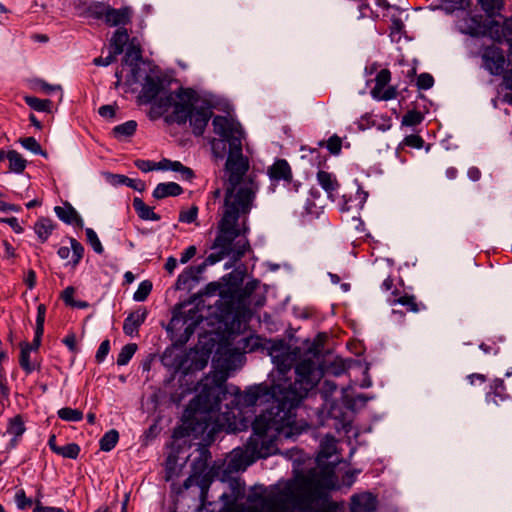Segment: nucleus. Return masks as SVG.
Returning <instances> with one entry per match:
<instances>
[{"mask_svg": "<svg viewBox=\"0 0 512 512\" xmlns=\"http://www.w3.org/2000/svg\"><path fill=\"white\" fill-rule=\"evenodd\" d=\"M231 401L226 404L228 411L223 413L227 421V431L239 432L248 428V420L242 416L245 408L257 403L271 402L269 408L255 417L252 422V435L247 440L243 455L245 466L261 458H267L278 450L279 438L290 439L298 436L301 430L296 425L294 409L301 403L294 383L267 384L249 386L245 391L231 385Z\"/></svg>", "mask_w": 512, "mask_h": 512, "instance_id": "1", "label": "nucleus"}, {"mask_svg": "<svg viewBox=\"0 0 512 512\" xmlns=\"http://www.w3.org/2000/svg\"><path fill=\"white\" fill-rule=\"evenodd\" d=\"M329 477L314 471L299 474L282 488L274 487L266 494L253 493L248 501L257 503L245 512H335L336 505L329 500ZM227 512V508H221Z\"/></svg>", "mask_w": 512, "mask_h": 512, "instance_id": "2", "label": "nucleus"}, {"mask_svg": "<svg viewBox=\"0 0 512 512\" xmlns=\"http://www.w3.org/2000/svg\"><path fill=\"white\" fill-rule=\"evenodd\" d=\"M164 89V79L147 75L144 79L139 99L143 104L154 105L163 112L173 108L166 122L184 125L189 122L195 136H202L213 116V104L205 96L191 87H179L173 92L159 96Z\"/></svg>", "mask_w": 512, "mask_h": 512, "instance_id": "3", "label": "nucleus"}, {"mask_svg": "<svg viewBox=\"0 0 512 512\" xmlns=\"http://www.w3.org/2000/svg\"><path fill=\"white\" fill-rule=\"evenodd\" d=\"M213 131L220 136V139L211 141V148L214 155L223 158L226 152V145H229L228 157L225 169L228 173L227 185L242 184L249 169L247 158L242 153V139L244 131L239 122L229 119L226 116L216 115L212 120Z\"/></svg>", "mask_w": 512, "mask_h": 512, "instance_id": "4", "label": "nucleus"}, {"mask_svg": "<svg viewBox=\"0 0 512 512\" xmlns=\"http://www.w3.org/2000/svg\"><path fill=\"white\" fill-rule=\"evenodd\" d=\"M351 360L346 361L336 357L331 362H323L319 365L313 359H303L295 366L296 378L294 386L297 395H301V401L314 389L324 375L339 377L350 368Z\"/></svg>", "mask_w": 512, "mask_h": 512, "instance_id": "5", "label": "nucleus"}, {"mask_svg": "<svg viewBox=\"0 0 512 512\" xmlns=\"http://www.w3.org/2000/svg\"><path fill=\"white\" fill-rule=\"evenodd\" d=\"M228 374L214 371L201 380V390L190 402L189 408L194 413L211 414L221 410V403L231 395V385H227Z\"/></svg>", "mask_w": 512, "mask_h": 512, "instance_id": "6", "label": "nucleus"}, {"mask_svg": "<svg viewBox=\"0 0 512 512\" xmlns=\"http://www.w3.org/2000/svg\"><path fill=\"white\" fill-rule=\"evenodd\" d=\"M259 185L251 177L242 184L227 185L222 205V218L238 223L241 217H247L256 199Z\"/></svg>", "mask_w": 512, "mask_h": 512, "instance_id": "7", "label": "nucleus"}, {"mask_svg": "<svg viewBox=\"0 0 512 512\" xmlns=\"http://www.w3.org/2000/svg\"><path fill=\"white\" fill-rule=\"evenodd\" d=\"M197 456H195L191 462V474L183 482L182 488L187 490L192 486L199 488L200 508H206L208 512H214L209 510L207 505L211 503L207 502L208 490L212 483V475L209 468V461L211 460V452L206 446H200L197 450Z\"/></svg>", "mask_w": 512, "mask_h": 512, "instance_id": "8", "label": "nucleus"}, {"mask_svg": "<svg viewBox=\"0 0 512 512\" xmlns=\"http://www.w3.org/2000/svg\"><path fill=\"white\" fill-rule=\"evenodd\" d=\"M185 305L175 307L173 316L166 327V331L175 347H183L194 334L197 326L203 321V316L197 308H191L187 312L182 311Z\"/></svg>", "mask_w": 512, "mask_h": 512, "instance_id": "9", "label": "nucleus"}, {"mask_svg": "<svg viewBox=\"0 0 512 512\" xmlns=\"http://www.w3.org/2000/svg\"><path fill=\"white\" fill-rule=\"evenodd\" d=\"M217 252L209 254L203 263L196 266H189L184 269V271L178 276L176 281L177 289H185L188 287L191 281H198L199 276L204 272L205 268L208 265H214L221 260H223L226 256H230L223 250L217 249Z\"/></svg>", "mask_w": 512, "mask_h": 512, "instance_id": "10", "label": "nucleus"}, {"mask_svg": "<svg viewBox=\"0 0 512 512\" xmlns=\"http://www.w3.org/2000/svg\"><path fill=\"white\" fill-rule=\"evenodd\" d=\"M239 232L237 223L221 217L217 226V235L211 248L223 250L231 255L232 244L239 237Z\"/></svg>", "mask_w": 512, "mask_h": 512, "instance_id": "11", "label": "nucleus"}, {"mask_svg": "<svg viewBox=\"0 0 512 512\" xmlns=\"http://www.w3.org/2000/svg\"><path fill=\"white\" fill-rule=\"evenodd\" d=\"M483 67L494 76H499L504 73L506 58L503 50L496 46H487L482 53Z\"/></svg>", "mask_w": 512, "mask_h": 512, "instance_id": "12", "label": "nucleus"}, {"mask_svg": "<svg viewBox=\"0 0 512 512\" xmlns=\"http://www.w3.org/2000/svg\"><path fill=\"white\" fill-rule=\"evenodd\" d=\"M230 492H224L219 496L222 501V507L227 508V512H245L246 509L237 506V502L245 495V484L240 479H232L229 482Z\"/></svg>", "mask_w": 512, "mask_h": 512, "instance_id": "13", "label": "nucleus"}, {"mask_svg": "<svg viewBox=\"0 0 512 512\" xmlns=\"http://www.w3.org/2000/svg\"><path fill=\"white\" fill-rule=\"evenodd\" d=\"M268 175L273 182L283 181L287 185L292 184L294 191H298L300 183L293 182L292 170L285 159H277L273 165L268 168Z\"/></svg>", "mask_w": 512, "mask_h": 512, "instance_id": "14", "label": "nucleus"}, {"mask_svg": "<svg viewBox=\"0 0 512 512\" xmlns=\"http://www.w3.org/2000/svg\"><path fill=\"white\" fill-rule=\"evenodd\" d=\"M132 14L133 11L128 6L119 9L109 6L104 22L110 27H124L131 22Z\"/></svg>", "mask_w": 512, "mask_h": 512, "instance_id": "15", "label": "nucleus"}, {"mask_svg": "<svg viewBox=\"0 0 512 512\" xmlns=\"http://www.w3.org/2000/svg\"><path fill=\"white\" fill-rule=\"evenodd\" d=\"M148 316L146 307H139L130 313L124 320L123 332L127 336H134L138 333L139 327L145 322Z\"/></svg>", "mask_w": 512, "mask_h": 512, "instance_id": "16", "label": "nucleus"}, {"mask_svg": "<svg viewBox=\"0 0 512 512\" xmlns=\"http://www.w3.org/2000/svg\"><path fill=\"white\" fill-rule=\"evenodd\" d=\"M164 366L174 370L175 373L184 371L188 356L184 352H176L174 348H167L161 358Z\"/></svg>", "mask_w": 512, "mask_h": 512, "instance_id": "17", "label": "nucleus"}, {"mask_svg": "<svg viewBox=\"0 0 512 512\" xmlns=\"http://www.w3.org/2000/svg\"><path fill=\"white\" fill-rule=\"evenodd\" d=\"M377 499L369 492L353 495L351 498L352 512H372L376 510Z\"/></svg>", "mask_w": 512, "mask_h": 512, "instance_id": "18", "label": "nucleus"}, {"mask_svg": "<svg viewBox=\"0 0 512 512\" xmlns=\"http://www.w3.org/2000/svg\"><path fill=\"white\" fill-rule=\"evenodd\" d=\"M54 212L65 224H74L79 228H82L84 225L83 219L69 202H65L63 206H56Z\"/></svg>", "mask_w": 512, "mask_h": 512, "instance_id": "19", "label": "nucleus"}, {"mask_svg": "<svg viewBox=\"0 0 512 512\" xmlns=\"http://www.w3.org/2000/svg\"><path fill=\"white\" fill-rule=\"evenodd\" d=\"M294 361L295 355L289 352H282L280 354L273 356V363L277 368L280 379H283V382H281L280 384H284L285 382L287 384L290 383L288 379H286V375L293 367Z\"/></svg>", "mask_w": 512, "mask_h": 512, "instance_id": "20", "label": "nucleus"}, {"mask_svg": "<svg viewBox=\"0 0 512 512\" xmlns=\"http://www.w3.org/2000/svg\"><path fill=\"white\" fill-rule=\"evenodd\" d=\"M508 399H510V395L506 392L504 381L499 378L495 379L491 385V391L486 395V401L499 405Z\"/></svg>", "mask_w": 512, "mask_h": 512, "instance_id": "21", "label": "nucleus"}, {"mask_svg": "<svg viewBox=\"0 0 512 512\" xmlns=\"http://www.w3.org/2000/svg\"><path fill=\"white\" fill-rule=\"evenodd\" d=\"M30 356L31 345H29V342H22L20 344L19 365L27 375L31 374L35 370L40 369V364L32 362Z\"/></svg>", "mask_w": 512, "mask_h": 512, "instance_id": "22", "label": "nucleus"}, {"mask_svg": "<svg viewBox=\"0 0 512 512\" xmlns=\"http://www.w3.org/2000/svg\"><path fill=\"white\" fill-rule=\"evenodd\" d=\"M182 193L183 188L179 184L175 182H165L159 183L155 187L152 195L155 199H164L169 196L176 197Z\"/></svg>", "mask_w": 512, "mask_h": 512, "instance_id": "23", "label": "nucleus"}, {"mask_svg": "<svg viewBox=\"0 0 512 512\" xmlns=\"http://www.w3.org/2000/svg\"><path fill=\"white\" fill-rule=\"evenodd\" d=\"M107 180L114 186L126 185L139 192L145 190V183L142 180L131 179L125 175L108 173Z\"/></svg>", "mask_w": 512, "mask_h": 512, "instance_id": "24", "label": "nucleus"}, {"mask_svg": "<svg viewBox=\"0 0 512 512\" xmlns=\"http://www.w3.org/2000/svg\"><path fill=\"white\" fill-rule=\"evenodd\" d=\"M316 177L319 185L326 191L328 196H331L339 188V183L332 173L319 170Z\"/></svg>", "mask_w": 512, "mask_h": 512, "instance_id": "25", "label": "nucleus"}, {"mask_svg": "<svg viewBox=\"0 0 512 512\" xmlns=\"http://www.w3.org/2000/svg\"><path fill=\"white\" fill-rule=\"evenodd\" d=\"M129 34L125 27H119L113 34L110 46L114 55H119L123 52L124 46L128 42Z\"/></svg>", "mask_w": 512, "mask_h": 512, "instance_id": "26", "label": "nucleus"}, {"mask_svg": "<svg viewBox=\"0 0 512 512\" xmlns=\"http://www.w3.org/2000/svg\"><path fill=\"white\" fill-rule=\"evenodd\" d=\"M142 59V51L138 46L130 45L123 58V61L131 67L133 75H136L139 70V63Z\"/></svg>", "mask_w": 512, "mask_h": 512, "instance_id": "27", "label": "nucleus"}, {"mask_svg": "<svg viewBox=\"0 0 512 512\" xmlns=\"http://www.w3.org/2000/svg\"><path fill=\"white\" fill-rule=\"evenodd\" d=\"M133 208L135 209L139 218H141L142 220H160V215L156 214L153 211V208L146 205L141 198L135 197L133 199Z\"/></svg>", "mask_w": 512, "mask_h": 512, "instance_id": "28", "label": "nucleus"}, {"mask_svg": "<svg viewBox=\"0 0 512 512\" xmlns=\"http://www.w3.org/2000/svg\"><path fill=\"white\" fill-rule=\"evenodd\" d=\"M54 228L53 221L46 217L39 218L34 224V231L42 243L49 238Z\"/></svg>", "mask_w": 512, "mask_h": 512, "instance_id": "29", "label": "nucleus"}, {"mask_svg": "<svg viewBox=\"0 0 512 512\" xmlns=\"http://www.w3.org/2000/svg\"><path fill=\"white\" fill-rule=\"evenodd\" d=\"M400 304L406 307L407 311L417 313L421 310L426 309L423 303H418L415 296L405 294L391 301V305Z\"/></svg>", "mask_w": 512, "mask_h": 512, "instance_id": "30", "label": "nucleus"}, {"mask_svg": "<svg viewBox=\"0 0 512 512\" xmlns=\"http://www.w3.org/2000/svg\"><path fill=\"white\" fill-rule=\"evenodd\" d=\"M477 2L489 18L499 16L504 8V0H477Z\"/></svg>", "mask_w": 512, "mask_h": 512, "instance_id": "31", "label": "nucleus"}, {"mask_svg": "<svg viewBox=\"0 0 512 512\" xmlns=\"http://www.w3.org/2000/svg\"><path fill=\"white\" fill-rule=\"evenodd\" d=\"M137 129V122L134 120L126 121L112 129V134L116 139L122 140L124 138L134 135Z\"/></svg>", "mask_w": 512, "mask_h": 512, "instance_id": "32", "label": "nucleus"}, {"mask_svg": "<svg viewBox=\"0 0 512 512\" xmlns=\"http://www.w3.org/2000/svg\"><path fill=\"white\" fill-rule=\"evenodd\" d=\"M7 159L9 161V169L14 173H22L27 165V161L16 150L7 152Z\"/></svg>", "mask_w": 512, "mask_h": 512, "instance_id": "33", "label": "nucleus"}, {"mask_svg": "<svg viewBox=\"0 0 512 512\" xmlns=\"http://www.w3.org/2000/svg\"><path fill=\"white\" fill-rule=\"evenodd\" d=\"M25 103L35 111L38 112H51L52 101L49 99H40L35 96H26L24 98Z\"/></svg>", "mask_w": 512, "mask_h": 512, "instance_id": "34", "label": "nucleus"}, {"mask_svg": "<svg viewBox=\"0 0 512 512\" xmlns=\"http://www.w3.org/2000/svg\"><path fill=\"white\" fill-rule=\"evenodd\" d=\"M390 80H391V73L388 69H382L377 73L376 78H375V86L371 90V94H372L373 98L378 97V93L382 92V90L385 88V86H387V84L390 82Z\"/></svg>", "mask_w": 512, "mask_h": 512, "instance_id": "35", "label": "nucleus"}, {"mask_svg": "<svg viewBox=\"0 0 512 512\" xmlns=\"http://www.w3.org/2000/svg\"><path fill=\"white\" fill-rule=\"evenodd\" d=\"M119 440V433L115 429L107 431L100 439V449L105 452L111 451Z\"/></svg>", "mask_w": 512, "mask_h": 512, "instance_id": "36", "label": "nucleus"}, {"mask_svg": "<svg viewBox=\"0 0 512 512\" xmlns=\"http://www.w3.org/2000/svg\"><path fill=\"white\" fill-rule=\"evenodd\" d=\"M250 250V243L246 237L235 240L232 244L231 255L234 260H240Z\"/></svg>", "mask_w": 512, "mask_h": 512, "instance_id": "37", "label": "nucleus"}, {"mask_svg": "<svg viewBox=\"0 0 512 512\" xmlns=\"http://www.w3.org/2000/svg\"><path fill=\"white\" fill-rule=\"evenodd\" d=\"M58 417L67 422H78L83 419V412L79 409L64 407L58 410Z\"/></svg>", "mask_w": 512, "mask_h": 512, "instance_id": "38", "label": "nucleus"}, {"mask_svg": "<svg viewBox=\"0 0 512 512\" xmlns=\"http://www.w3.org/2000/svg\"><path fill=\"white\" fill-rule=\"evenodd\" d=\"M25 430L26 428L21 415H16L9 420L7 433L16 437H21Z\"/></svg>", "mask_w": 512, "mask_h": 512, "instance_id": "39", "label": "nucleus"}, {"mask_svg": "<svg viewBox=\"0 0 512 512\" xmlns=\"http://www.w3.org/2000/svg\"><path fill=\"white\" fill-rule=\"evenodd\" d=\"M137 350V345L135 343H129L122 347L121 351L117 356V365L124 366L129 363L133 355Z\"/></svg>", "mask_w": 512, "mask_h": 512, "instance_id": "40", "label": "nucleus"}, {"mask_svg": "<svg viewBox=\"0 0 512 512\" xmlns=\"http://www.w3.org/2000/svg\"><path fill=\"white\" fill-rule=\"evenodd\" d=\"M70 249L72 250V260L69 262L73 267H76L84 256L83 245L75 238H70Z\"/></svg>", "mask_w": 512, "mask_h": 512, "instance_id": "41", "label": "nucleus"}, {"mask_svg": "<svg viewBox=\"0 0 512 512\" xmlns=\"http://www.w3.org/2000/svg\"><path fill=\"white\" fill-rule=\"evenodd\" d=\"M19 143L22 145L23 148L26 150H29L35 155H42L46 156V152L43 151L41 145L38 143V141L34 137H25L20 138Z\"/></svg>", "mask_w": 512, "mask_h": 512, "instance_id": "42", "label": "nucleus"}, {"mask_svg": "<svg viewBox=\"0 0 512 512\" xmlns=\"http://www.w3.org/2000/svg\"><path fill=\"white\" fill-rule=\"evenodd\" d=\"M81 449L77 443H69L65 446H60L57 455L68 459H76L79 456Z\"/></svg>", "mask_w": 512, "mask_h": 512, "instance_id": "43", "label": "nucleus"}, {"mask_svg": "<svg viewBox=\"0 0 512 512\" xmlns=\"http://www.w3.org/2000/svg\"><path fill=\"white\" fill-rule=\"evenodd\" d=\"M424 119V116L421 112L417 110H409L402 118V125L404 126H416L420 124Z\"/></svg>", "mask_w": 512, "mask_h": 512, "instance_id": "44", "label": "nucleus"}, {"mask_svg": "<svg viewBox=\"0 0 512 512\" xmlns=\"http://www.w3.org/2000/svg\"><path fill=\"white\" fill-rule=\"evenodd\" d=\"M152 290V283L148 280L142 281L133 295V300L142 302L147 299Z\"/></svg>", "mask_w": 512, "mask_h": 512, "instance_id": "45", "label": "nucleus"}, {"mask_svg": "<svg viewBox=\"0 0 512 512\" xmlns=\"http://www.w3.org/2000/svg\"><path fill=\"white\" fill-rule=\"evenodd\" d=\"M85 234H86L87 242L90 244L92 249L97 254H102L104 252V248H103L96 232L92 228H86Z\"/></svg>", "mask_w": 512, "mask_h": 512, "instance_id": "46", "label": "nucleus"}, {"mask_svg": "<svg viewBox=\"0 0 512 512\" xmlns=\"http://www.w3.org/2000/svg\"><path fill=\"white\" fill-rule=\"evenodd\" d=\"M206 365H207V360L197 359L195 361H192L189 366H185L183 375L179 378V382L181 383V385L183 384L184 381H187L186 377L190 376L192 371H194V370L200 371V370L204 369Z\"/></svg>", "mask_w": 512, "mask_h": 512, "instance_id": "47", "label": "nucleus"}, {"mask_svg": "<svg viewBox=\"0 0 512 512\" xmlns=\"http://www.w3.org/2000/svg\"><path fill=\"white\" fill-rule=\"evenodd\" d=\"M109 8V5H105L104 3H93L88 7V13L95 19L104 20L106 18V12Z\"/></svg>", "mask_w": 512, "mask_h": 512, "instance_id": "48", "label": "nucleus"}, {"mask_svg": "<svg viewBox=\"0 0 512 512\" xmlns=\"http://www.w3.org/2000/svg\"><path fill=\"white\" fill-rule=\"evenodd\" d=\"M15 503L19 510H25L34 504V500L26 496L24 489H18L15 493Z\"/></svg>", "mask_w": 512, "mask_h": 512, "instance_id": "49", "label": "nucleus"}, {"mask_svg": "<svg viewBox=\"0 0 512 512\" xmlns=\"http://www.w3.org/2000/svg\"><path fill=\"white\" fill-rule=\"evenodd\" d=\"M488 31H489L490 37L495 42L502 43L503 41H505V39L503 37V32H502V25H500V23L498 21H496V20L490 21Z\"/></svg>", "mask_w": 512, "mask_h": 512, "instance_id": "50", "label": "nucleus"}, {"mask_svg": "<svg viewBox=\"0 0 512 512\" xmlns=\"http://www.w3.org/2000/svg\"><path fill=\"white\" fill-rule=\"evenodd\" d=\"M197 216L198 207L192 205L190 209L180 211L178 220L179 222L190 224L196 221Z\"/></svg>", "mask_w": 512, "mask_h": 512, "instance_id": "51", "label": "nucleus"}, {"mask_svg": "<svg viewBox=\"0 0 512 512\" xmlns=\"http://www.w3.org/2000/svg\"><path fill=\"white\" fill-rule=\"evenodd\" d=\"M326 147L330 154L339 155L342 149V139L334 134L327 140Z\"/></svg>", "mask_w": 512, "mask_h": 512, "instance_id": "52", "label": "nucleus"}, {"mask_svg": "<svg viewBox=\"0 0 512 512\" xmlns=\"http://www.w3.org/2000/svg\"><path fill=\"white\" fill-rule=\"evenodd\" d=\"M335 450V441L334 438L326 437L324 441L321 442V451L320 455L324 458H329Z\"/></svg>", "mask_w": 512, "mask_h": 512, "instance_id": "53", "label": "nucleus"}, {"mask_svg": "<svg viewBox=\"0 0 512 512\" xmlns=\"http://www.w3.org/2000/svg\"><path fill=\"white\" fill-rule=\"evenodd\" d=\"M417 87L421 90H428L434 85V78L429 73H421L417 78Z\"/></svg>", "mask_w": 512, "mask_h": 512, "instance_id": "54", "label": "nucleus"}, {"mask_svg": "<svg viewBox=\"0 0 512 512\" xmlns=\"http://www.w3.org/2000/svg\"><path fill=\"white\" fill-rule=\"evenodd\" d=\"M337 390V385L334 381L331 380H324L322 383L320 393L325 401L328 400L330 396L333 395V393Z\"/></svg>", "mask_w": 512, "mask_h": 512, "instance_id": "55", "label": "nucleus"}, {"mask_svg": "<svg viewBox=\"0 0 512 512\" xmlns=\"http://www.w3.org/2000/svg\"><path fill=\"white\" fill-rule=\"evenodd\" d=\"M45 316H46V306L44 304H39L37 307L35 331L44 332Z\"/></svg>", "mask_w": 512, "mask_h": 512, "instance_id": "56", "label": "nucleus"}, {"mask_svg": "<svg viewBox=\"0 0 512 512\" xmlns=\"http://www.w3.org/2000/svg\"><path fill=\"white\" fill-rule=\"evenodd\" d=\"M259 283L260 282L256 279L247 281L240 291V297L241 298L250 297L255 292V290L258 288Z\"/></svg>", "mask_w": 512, "mask_h": 512, "instance_id": "57", "label": "nucleus"}, {"mask_svg": "<svg viewBox=\"0 0 512 512\" xmlns=\"http://www.w3.org/2000/svg\"><path fill=\"white\" fill-rule=\"evenodd\" d=\"M110 351V341L108 339L101 342L95 355L97 363H102Z\"/></svg>", "mask_w": 512, "mask_h": 512, "instance_id": "58", "label": "nucleus"}, {"mask_svg": "<svg viewBox=\"0 0 512 512\" xmlns=\"http://www.w3.org/2000/svg\"><path fill=\"white\" fill-rule=\"evenodd\" d=\"M404 144L412 148L420 149L424 145V140L419 135L411 134L405 137Z\"/></svg>", "mask_w": 512, "mask_h": 512, "instance_id": "59", "label": "nucleus"}, {"mask_svg": "<svg viewBox=\"0 0 512 512\" xmlns=\"http://www.w3.org/2000/svg\"><path fill=\"white\" fill-rule=\"evenodd\" d=\"M63 508L54 506H44L39 499H34V509L32 512H63Z\"/></svg>", "mask_w": 512, "mask_h": 512, "instance_id": "60", "label": "nucleus"}, {"mask_svg": "<svg viewBox=\"0 0 512 512\" xmlns=\"http://www.w3.org/2000/svg\"><path fill=\"white\" fill-rule=\"evenodd\" d=\"M134 164L144 173L156 170V163L151 160L137 159Z\"/></svg>", "mask_w": 512, "mask_h": 512, "instance_id": "61", "label": "nucleus"}, {"mask_svg": "<svg viewBox=\"0 0 512 512\" xmlns=\"http://www.w3.org/2000/svg\"><path fill=\"white\" fill-rule=\"evenodd\" d=\"M502 32L505 42L510 46L512 42V17L504 20L502 24Z\"/></svg>", "mask_w": 512, "mask_h": 512, "instance_id": "62", "label": "nucleus"}, {"mask_svg": "<svg viewBox=\"0 0 512 512\" xmlns=\"http://www.w3.org/2000/svg\"><path fill=\"white\" fill-rule=\"evenodd\" d=\"M222 285L218 282H210L206 285L203 292L201 293L204 296H214L217 293H221Z\"/></svg>", "mask_w": 512, "mask_h": 512, "instance_id": "63", "label": "nucleus"}, {"mask_svg": "<svg viewBox=\"0 0 512 512\" xmlns=\"http://www.w3.org/2000/svg\"><path fill=\"white\" fill-rule=\"evenodd\" d=\"M507 64L511 68L508 69L507 71L504 70V73L502 74L503 83L507 89L512 90V59H508Z\"/></svg>", "mask_w": 512, "mask_h": 512, "instance_id": "64", "label": "nucleus"}]
</instances>
